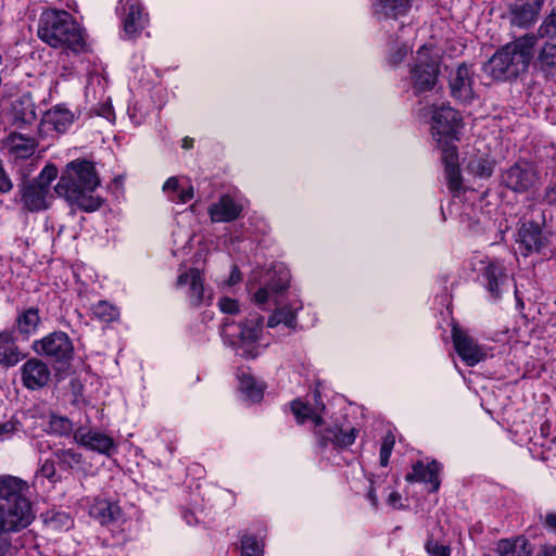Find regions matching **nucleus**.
I'll return each mask as SVG.
<instances>
[{
    "label": "nucleus",
    "mask_w": 556,
    "mask_h": 556,
    "mask_svg": "<svg viewBox=\"0 0 556 556\" xmlns=\"http://www.w3.org/2000/svg\"><path fill=\"white\" fill-rule=\"evenodd\" d=\"M100 185V178L90 161L76 159L70 162L54 187V192L67 202L86 212L97 211L102 205L92 192Z\"/></svg>",
    "instance_id": "1"
},
{
    "label": "nucleus",
    "mask_w": 556,
    "mask_h": 556,
    "mask_svg": "<svg viewBox=\"0 0 556 556\" xmlns=\"http://www.w3.org/2000/svg\"><path fill=\"white\" fill-rule=\"evenodd\" d=\"M432 135L441 150V160L445 167V177L451 192L458 194L463 188L458 165V154L454 141L458 140L462 118L451 106L431 108Z\"/></svg>",
    "instance_id": "2"
},
{
    "label": "nucleus",
    "mask_w": 556,
    "mask_h": 556,
    "mask_svg": "<svg viewBox=\"0 0 556 556\" xmlns=\"http://www.w3.org/2000/svg\"><path fill=\"white\" fill-rule=\"evenodd\" d=\"M536 41L534 35L527 34L505 45L483 65V71L498 80L518 77L527 72Z\"/></svg>",
    "instance_id": "3"
},
{
    "label": "nucleus",
    "mask_w": 556,
    "mask_h": 556,
    "mask_svg": "<svg viewBox=\"0 0 556 556\" xmlns=\"http://www.w3.org/2000/svg\"><path fill=\"white\" fill-rule=\"evenodd\" d=\"M38 36L53 48H67L81 51L85 39L81 29L66 11L48 10L39 20Z\"/></svg>",
    "instance_id": "4"
},
{
    "label": "nucleus",
    "mask_w": 556,
    "mask_h": 556,
    "mask_svg": "<svg viewBox=\"0 0 556 556\" xmlns=\"http://www.w3.org/2000/svg\"><path fill=\"white\" fill-rule=\"evenodd\" d=\"M1 121L14 129L38 128L36 104L30 94H23L2 106Z\"/></svg>",
    "instance_id": "5"
},
{
    "label": "nucleus",
    "mask_w": 556,
    "mask_h": 556,
    "mask_svg": "<svg viewBox=\"0 0 556 556\" xmlns=\"http://www.w3.org/2000/svg\"><path fill=\"white\" fill-rule=\"evenodd\" d=\"M35 519L33 508H17L0 504V545L4 551L13 533L26 529Z\"/></svg>",
    "instance_id": "6"
},
{
    "label": "nucleus",
    "mask_w": 556,
    "mask_h": 556,
    "mask_svg": "<svg viewBox=\"0 0 556 556\" xmlns=\"http://www.w3.org/2000/svg\"><path fill=\"white\" fill-rule=\"evenodd\" d=\"M34 350L54 362H66L72 358L74 348L65 332L54 331L41 340L34 342Z\"/></svg>",
    "instance_id": "7"
},
{
    "label": "nucleus",
    "mask_w": 556,
    "mask_h": 556,
    "mask_svg": "<svg viewBox=\"0 0 556 556\" xmlns=\"http://www.w3.org/2000/svg\"><path fill=\"white\" fill-rule=\"evenodd\" d=\"M29 484L23 479L0 475V504L17 508H31Z\"/></svg>",
    "instance_id": "8"
},
{
    "label": "nucleus",
    "mask_w": 556,
    "mask_h": 556,
    "mask_svg": "<svg viewBox=\"0 0 556 556\" xmlns=\"http://www.w3.org/2000/svg\"><path fill=\"white\" fill-rule=\"evenodd\" d=\"M439 66L437 62L426 55L420 49L417 60L410 71V80L415 93L430 91L437 84Z\"/></svg>",
    "instance_id": "9"
},
{
    "label": "nucleus",
    "mask_w": 556,
    "mask_h": 556,
    "mask_svg": "<svg viewBox=\"0 0 556 556\" xmlns=\"http://www.w3.org/2000/svg\"><path fill=\"white\" fill-rule=\"evenodd\" d=\"M38 128L14 129L2 139L3 148L15 159H28L38 147Z\"/></svg>",
    "instance_id": "10"
},
{
    "label": "nucleus",
    "mask_w": 556,
    "mask_h": 556,
    "mask_svg": "<svg viewBox=\"0 0 556 556\" xmlns=\"http://www.w3.org/2000/svg\"><path fill=\"white\" fill-rule=\"evenodd\" d=\"M452 340L458 356L468 366H475L486 357L485 351L466 330L457 325L452 328Z\"/></svg>",
    "instance_id": "11"
},
{
    "label": "nucleus",
    "mask_w": 556,
    "mask_h": 556,
    "mask_svg": "<svg viewBox=\"0 0 556 556\" xmlns=\"http://www.w3.org/2000/svg\"><path fill=\"white\" fill-rule=\"evenodd\" d=\"M503 181L515 192H526L538 181V173L528 162L516 163L503 174Z\"/></svg>",
    "instance_id": "12"
},
{
    "label": "nucleus",
    "mask_w": 556,
    "mask_h": 556,
    "mask_svg": "<svg viewBox=\"0 0 556 556\" xmlns=\"http://www.w3.org/2000/svg\"><path fill=\"white\" fill-rule=\"evenodd\" d=\"M74 439L79 445L103 455L109 456L112 451L116 450V445L111 437L84 427L78 428L74 432Z\"/></svg>",
    "instance_id": "13"
},
{
    "label": "nucleus",
    "mask_w": 556,
    "mask_h": 556,
    "mask_svg": "<svg viewBox=\"0 0 556 556\" xmlns=\"http://www.w3.org/2000/svg\"><path fill=\"white\" fill-rule=\"evenodd\" d=\"M177 285L179 287L188 286V299L193 306H200L211 301V293L204 289L203 278L198 268H190L180 274L177 279Z\"/></svg>",
    "instance_id": "14"
},
{
    "label": "nucleus",
    "mask_w": 556,
    "mask_h": 556,
    "mask_svg": "<svg viewBox=\"0 0 556 556\" xmlns=\"http://www.w3.org/2000/svg\"><path fill=\"white\" fill-rule=\"evenodd\" d=\"M472 84L473 72L466 63L459 64L450 75L451 93L462 102H468L473 98Z\"/></svg>",
    "instance_id": "15"
},
{
    "label": "nucleus",
    "mask_w": 556,
    "mask_h": 556,
    "mask_svg": "<svg viewBox=\"0 0 556 556\" xmlns=\"http://www.w3.org/2000/svg\"><path fill=\"white\" fill-rule=\"evenodd\" d=\"M118 10L128 36H135L144 28L147 16L142 13L139 0H121Z\"/></svg>",
    "instance_id": "16"
},
{
    "label": "nucleus",
    "mask_w": 556,
    "mask_h": 556,
    "mask_svg": "<svg viewBox=\"0 0 556 556\" xmlns=\"http://www.w3.org/2000/svg\"><path fill=\"white\" fill-rule=\"evenodd\" d=\"M23 206L29 212H39L50 206L52 194L50 189L29 181L24 184L20 190Z\"/></svg>",
    "instance_id": "17"
},
{
    "label": "nucleus",
    "mask_w": 556,
    "mask_h": 556,
    "mask_svg": "<svg viewBox=\"0 0 556 556\" xmlns=\"http://www.w3.org/2000/svg\"><path fill=\"white\" fill-rule=\"evenodd\" d=\"M263 321L264 318L262 316H255L240 325V348L242 349V354L248 358H255L258 354L256 348L251 346V343L260 339L263 331Z\"/></svg>",
    "instance_id": "18"
},
{
    "label": "nucleus",
    "mask_w": 556,
    "mask_h": 556,
    "mask_svg": "<svg viewBox=\"0 0 556 556\" xmlns=\"http://www.w3.org/2000/svg\"><path fill=\"white\" fill-rule=\"evenodd\" d=\"M22 380L27 389L42 388L50 380V370L42 361L30 358L22 367Z\"/></svg>",
    "instance_id": "19"
},
{
    "label": "nucleus",
    "mask_w": 556,
    "mask_h": 556,
    "mask_svg": "<svg viewBox=\"0 0 556 556\" xmlns=\"http://www.w3.org/2000/svg\"><path fill=\"white\" fill-rule=\"evenodd\" d=\"M543 0H515L510 4L511 23L529 27L536 20Z\"/></svg>",
    "instance_id": "20"
},
{
    "label": "nucleus",
    "mask_w": 556,
    "mask_h": 556,
    "mask_svg": "<svg viewBox=\"0 0 556 556\" xmlns=\"http://www.w3.org/2000/svg\"><path fill=\"white\" fill-rule=\"evenodd\" d=\"M518 242L525 248L526 254L540 252L547 244V237L539 224L530 222L523 224L518 231Z\"/></svg>",
    "instance_id": "21"
},
{
    "label": "nucleus",
    "mask_w": 556,
    "mask_h": 556,
    "mask_svg": "<svg viewBox=\"0 0 556 556\" xmlns=\"http://www.w3.org/2000/svg\"><path fill=\"white\" fill-rule=\"evenodd\" d=\"M24 358L25 354L16 343L14 331H0V364L4 367H13Z\"/></svg>",
    "instance_id": "22"
},
{
    "label": "nucleus",
    "mask_w": 556,
    "mask_h": 556,
    "mask_svg": "<svg viewBox=\"0 0 556 556\" xmlns=\"http://www.w3.org/2000/svg\"><path fill=\"white\" fill-rule=\"evenodd\" d=\"M241 212L242 206L228 194L222 195L218 202L208 207V214L213 223L232 222L240 216Z\"/></svg>",
    "instance_id": "23"
},
{
    "label": "nucleus",
    "mask_w": 556,
    "mask_h": 556,
    "mask_svg": "<svg viewBox=\"0 0 556 556\" xmlns=\"http://www.w3.org/2000/svg\"><path fill=\"white\" fill-rule=\"evenodd\" d=\"M275 273H279L277 280L274 278L263 288H260L254 294L255 303L258 306H263L269 299H273L275 304H278L275 295L283 292L289 287L290 274L286 268L279 267L275 269Z\"/></svg>",
    "instance_id": "24"
},
{
    "label": "nucleus",
    "mask_w": 556,
    "mask_h": 556,
    "mask_svg": "<svg viewBox=\"0 0 556 556\" xmlns=\"http://www.w3.org/2000/svg\"><path fill=\"white\" fill-rule=\"evenodd\" d=\"M441 470V464L437 460H432L428 465H425L422 462H417L413 466V472L406 476V480L419 481V482H428L431 484L432 492H435L440 488L439 472Z\"/></svg>",
    "instance_id": "25"
},
{
    "label": "nucleus",
    "mask_w": 556,
    "mask_h": 556,
    "mask_svg": "<svg viewBox=\"0 0 556 556\" xmlns=\"http://www.w3.org/2000/svg\"><path fill=\"white\" fill-rule=\"evenodd\" d=\"M314 400L316 403L315 407H312L309 404L303 403L300 400L293 401L291 403L292 413L300 424L304 422L305 420H312L316 426L323 424L320 413L325 410L326 406L320 401V393L318 391H315Z\"/></svg>",
    "instance_id": "26"
},
{
    "label": "nucleus",
    "mask_w": 556,
    "mask_h": 556,
    "mask_svg": "<svg viewBox=\"0 0 556 556\" xmlns=\"http://www.w3.org/2000/svg\"><path fill=\"white\" fill-rule=\"evenodd\" d=\"M89 515L101 525H110L121 516V508L116 503L97 498L90 506Z\"/></svg>",
    "instance_id": "27"
},
{
    "label": "nucleus",
    "mask_w": 556,
    "mask_h": 556,
    "mask_svg": "<svg viewBox=\"0 0 556 556\" xmlns=\"http://www.w3.org/2000/svg\"><path fill=\"white\" fill-rule=\"evenodd\" d=\"M410 8V0H377L372 4L374 14L378 17L396 18Z\"/></svg>",
    "instance_id": "28"
},
{
    "label": "nucleus",
    "mask_w": 556,
    "mask_h": 556,
    "mask_svg": "<svg viewBox=\"0 0 556 556\" xmlns=\"http://www.w3.org/2000/svg\"><path fill=\"white\" fill-rule=\"evenodd\" d=\"M488 281V290L494 296L501 295V287L508 281V276L504 271V267L498 262H491L483 271Z\"/></svg>",
    "instance_id": "29"
},
{
    "label": "nucleus",
    "mask_w": 556,
    "mask_h": 556,
    "mask_svg": "<svg viewBox=\"0 0 556 556\" xmlns=\"http://www.w3.org/2000/svg\"><path fill=\"white\" fill-rule=\"evenodd\" d=\"M500 556H530L532 547L529 541L523 536L513 540H501L496 547Z\"/></svg>",
    "instance_id": "30"
},
{
    "label": "nucleus",
    "mask_w": 556,
    "mask_h": 556,
    "mask_svg": "<svg viewBox=\"0 0 556 556\" xmlns=\"http://www.w3.org/2000/svg\"><path fill=\"white\" fill-rule=\"evenodd\" d=\"M74 119V113L61 106L53 108L47 114V122L53 125V128L60 134L65 132Z\"/></svg>",
    "instance_id": "31"
},
{
    "label": "nucleus",
    "mask_w": 556,
    "mask_h": 556,
    "mask_svg": "<svg viewBox=\"0 0 556 556\" xmlns=\"http://www.w3.org/2000/svg\"><path fill=\"white\" fill-rule=\"evenodd\" d=\"M40 324V316L38 308L29 307L22 312L16 320L15 325L21 334L28 337L34 333Z\"/></svg>",
    "instance_id": "32"
},
{
    "label": "nucleus",
    "mask_w": 556,
    "mask_h": 556,
    "mask_svg": "<svg viewBox=\"0 0 556 556\" xmlns=\"http://www.w3.org/2000/svg\"><path fill=\"white\" fill-rule=\"evenodd\" d=\"M494 168V162L484 156H475L468 162L467 169L470 174L479 178L491 177Z\"/></svg>",
    "instance_id": "33"
},
{
    "label": "nucleus",
    "mask_w": 556,
    "mask_h": 556,
    "mask_svg": "<svg viewBox=\"0 0 556 556\" xmlns=\"http://www.w3.org/2000/svg\"><path fill=\"white\" fill-rule=\"evenodd\" d=\"M539 63L542 71L553 74L556 72V45L545 42L539 52Z\"/></svg>",
    "instance_id": "34"
},
{
    "label": "nucleus",
    "mask_w": 556,
    "mask_h": 556,
    "mask_svg": "<svg viewBox=\"0 0 556 556\" xmlns=\"http://www.w3.org/2000/svg\"><path fill=\"white\" fill-rule=\"evenodd\" d=\"M281 323L291 329H295V327H296L295 312L288 307L277 308L274 312V314L268 318L267 326L269 328H274Z\"/></svg>",
    "instance_id": "35"
},
{
    "label": "nucleus",
    "mask_w": 556,
    "mask_h": 556,
    "mask_svg": "<svg viewBox=\"0 0 556 556\" xmlns=\"http://www.w3.org/2000/svg\"><path fill=\"white\" fill-rule=\"evenodd\" d=\"M93 315L105 323L115 320L118 317V311L106 301L98 302L92 308Z\"/></svg>",
    "instance_id": "36"
},
{
    "label": "nucleus",
    "mask_w": 556,
    "mask_h": 556,
    "mask_svg": "<svg viewBox=\"0 0 556 556\" xmlns=\"http://www.w3.org/2000/svg\"><path fill=\"white\" fill-rule=\"evenodd\" d=\"M49 431L58 435H68L73 431L72 421L63 416H51Z\"/></svg>",
    "instance_id": "37"
},
{
    "label": "nucleus",
    "mask_w": 556,
    "mask_h": 556,
    "mask_svg": "<svg viewBox=\"0 0 556 556\" xmlns=\"http://www.w3.org/2000/svg\"><path fill=\"white\" fill-rule=\"evenodd\" d=\"M55 459L63 466L73 468L81 463V454L73 450H58L54 452Z\"/></svg>",
    "instance_id": "38"
},
{
    "label": "nucleus",
    "mask_w": 556,
    "mask_h": 556,
    "mask_svg": "<svg viewBox=\"0 0 556 556\" xmlns=\"http://www.w3.org/2000/svg\"><path fill=\"white\" fill-rule=\"evenodd\" d=\"M241 556H263V547L252 535H243L241 539Z\"/></svg>",
    "instance_id": "39"
},
{
    "label": "nucleus",
    "mask_w": 556,
    "mask_h": 556,
    "mask_svg": "<svg viewBox=\"0 0 556 556\" xmlns=\"http://www.w3.org/2000/svg\"><path fill=\"white\" fill-rule=\"evenodd\" d=\"M22 431V424L16 417H11L4 422H0V441L11 439L13 435Z\"/></svg>",
    "instance_id": "40"
},
{
    "label": "nucleus",
    "mask_w": 556,
    "mask_h": 556,
    "mask_svg": "<svg viewBox=\"0 0 556 556\" xmlns=\"http://www.w3.org/2000/svg\"><path fill=\"white\" fill-rule=\"evenodd\" d=\"M240 388L247 394V396L253 402H258L263 397L262 388L257 387L253 378L251 377L241 378Z\"/></svg>",
    "instance_id": "41"
},
{
    "label": "nucleus",
    "mask_w": 556,
    "mask_h": 556,
    "mask_svg": "<svg viewBox=\"0 0 556 556\" xmlns=\"http://www.w3.org/2000/svg\"><path fill=\"white\" fill-rule=\"evenodd\" d=\"M58 177V168L53 164L46 165L40 172L39 176L33 181L45 187L46 189H50V184Z\"/></svg>",
    "instance_id": "42"
},
{
    "label": "nucleus",
    "mask_w": 556,
    "mask_h": 556,
    "mask_svg": "<svg viewBox=\"0 0 556 556\" xmlns=\"http://www.w3.org/2000/svg\"><path fill=\"white\" fill-rule=\"evenodd\" d=\"M394 443H395L394 435L391 432L386 434V437L383 438L382 444H381V448H380V465L382 467L388 466L389 458L391 456Z\"/></svg>",
    "instance_id": "43"
},
{
    "label": "nucleus",
    "mask_w": 556,
    "mask_h": 556,
    "mask_svg": "<svg viewBox=\"0 0 556 556\" xmlns=\"http://www.w3.org/2000/svg\"><path fill=\"white\" fill-rule=\"evenodd\" d=\"M427 552L430 556H450V547L446 545H440L433 540H429L426 545Z\"/></svg>",
    "instance_id": "44"
},
{
    "label": "nucleus",
    "mask_w": 556,
    "mask_h": 556,
    "mask_svg": "<svg viewBox=\"0 0 556 556\" xmlns=\"http://www.w3.org/2000/svg\"><path fill=\"white\" fill-rule=\"evenodd\" d=\"M218 306L223 313L237 314L239 313V304L236 300L230 298H222L218 302Z\"/></svg>",
    "instance_id": "45"
},
{
    "label": "nucleus",
    "mask_w": 556,
    "mask_h": 556,
    "mask_svg": "<svg viewBox=\"0 0 556 556\" xmlns=\"http://www.w3.org/2000/svg\"><path fill=\"white\" fill-rule=\"evenodd\" d=\"M541 31L546 36L556 37V13H552L546 17L541 26Z\"/></svg>",
    "instance_id": "46"
},
{
    "label": "nucleus",
    "mask_w": 556,
    "mask_h": 556,
    "mask_svg": "<svg viewBox=\"0 0 556 556\" xmlns=\"http://www.w3.org/2000/svg\"><path fill=\"white\" fill-rule=\"evenodd\" d=\"M97 115L104 117L109 122H113L115 118V114L110 101H105L98 105L96 109Z\"/></svg>",
    "instance_id": "47"
},
{
    "label": "nucleus",
    "mask_w": 556,
    "mask_h": 556,
    "mask_svg": "<svg viewBox=\"0 0 556 556\" xmlns=\"http://www.w3.org/2000/svg\"><path fill=\"white\" fill-rule=\"evenodd\" d=\"M355 438L356 434L354 429H352L350 432L340 431L338 434H336V441L341 446H349L353 444Z\"/></svg>",
    "instance_id": "48"
},
{
    "label": "nucleus",
    "mask_w": 556,
    "mask_h": 556,
    "mask_svg": "<svg viewBox=\"0 0 556 556\" xmlns=\"http://www.w3.org/2000/svg\"><path fill=\"white\" fill-rule=\"evenodd\" d=\"M13 189V182L5 173L3 165H0V192L8 193Z\"/></svg>",
    "instance_id": "49"
},
{
    "label": "nucleus",
    "mask_w": 556,
    "mask_h": 556,
    "mask_svg": "<svg viewBox=\"0 0 556 556\" xmlns=\"http://www.w3.org/2000/svg\"><path fill=\"white\" fill-rule=\"evenodd\" d=\"M40 475L49 480H53L55 477V466L53 460H45V463L41 465Z\"/></svg>",
    "instance_id": "50"
},
{
    "label": "nucleus",
    "mask_w": 556,
    "mask_h": 556,
    "mask_svg": "<svg viewBox=\"0 0 556 556\" xmlns=\"http://www.w3.org/2000/svg\"><path fill=\"white\" fill-rule=\"evenodd\" d=\"M545 200L551 204L556 203V182L546 188Z\"/></svg>",
    "instance_id": "51"
},
{
    "label": "nucleus",
    "mask_w": 556,
    "mask_h": 556,
    "mask_svg": "<svg viewBox=\"0 0 556 556\" xmlns=\"http://www.w3.org/2000/svg\"><path fill=\"white\" fill-rule=\"evenodd\" d=\"M194 197V191H193V188L190 187L189 189L187 190H182L180 193H179V200L182 202V203H186L188 202L189 200H191L192 198Z\"/></svg>",
    "instance_id": "52"
},
{
    "label": "nucleus",
    "mask_w": 556,
    "mask_h": 556,
    "mask_svg": "<svg viewBox=\"0 0 556 556\" xmlns=\"http://www.w3.org/2000/svg\"><path fill=\"white\" fill-rule=\"evenodd\" d=\"M163 189L164 190H177L178 189V180L176 177H170L168 178L164 186H163Z\"/></svg>",
    "instance_id": "53"
},
{
    "label": "nucleus",
    "mask_w": 556,
    "mask_h": 556,
    "mask_svg": "<svg viewBox=\"0 0 556 556\" xmlns=\"http://www.w3.org/2000/svg\"><path fill=\"white\" fill-rule=\"evenodd\" d=\"M538 556H556V545L544 546Z\"/></svg>",
    "instance_id": "54"
},
{
    "label": "nucleus",
    "mask_w": 556,
    "mask_h": 556,
    "mask_svg": "<svg viewBox=\"0 0 556 556\" xmlns=\"http://www.w3.org/2000/svg\"><path fill=\"white\" fill-rule=\"evenodd\" d=\"M240 279H241V275H240L239 269L237 267H233V269L230 274V277H229V283L235 285L238 281H240Z\"/></svg>",
    "instance_id": "55"
},
{
    "label": "nucleus",
    "mask_w": 556,
    "mask_h": 556,
    "mask_svg": "<svg viewBox=\"0 0 556 556\" xmlns=\"http://www.w3.org/2000/svg\"><path fill=\"white\" fill-rule=\"evenodd\" d=\"M546 525H547L549 528H552V529L556 530V515H554V514H549V515H547V516H546Z\"/></svg>",
    "instance_id": "56"
},
{
    "label": "nucleus",
    "mask_w": 556,
    "mask_h": 556,
    "mask_svg": "<svg viewBox=\"0 0 556 556\" xmlns=\"http://www.w3.org/2000/svg\"><path fill=\"white\" fill-rule=\"evenodd\" d=\"M401 500V495L397 492H392L388 497V503L395 505Z\"/></svg>",
    "instance_id": "57"
},
{
    "label": "nucleus",
    "mask_w": 556,
    "mask_h": 556,
    "mask_svg": "<svg viewBox=\"0 0 556 556\" xmlns=\"http://www.w3.org/2000/svg\"><path fill=\"white\" fill-rule=\"evenodd\" d=\"M368 497H369L371 504L376 507L377 503H378V500H377V495H376V493L374 492L372 489L369 490Z\"/></svg>",
    "instance_id": "58"
},
{
    "label": "nucleus",
    "mask_w": 556,
    "mask_h": 556,
    "mask_svg": "<svg viewBox=\"0 0 556 556\" xmlns=\"http://www.w3.org/2000/svg\"><path fill=\"white\" fill-rule=\"evenodd\" d=\"M192 139L191 138H185L182 141V148L184 149H190L192 147Z\"/></svg>",
    "instance_id": "59"
},
{
    "label": "nucleus",
    "mask_w": 556,
    "mask_h": 556,
    "mask_svg": "<svg viewBox=\"0 0 556 556\" xmlns=\"http://www.w3.org/2000/svg\"><path fill=\"white\" fill-rule=\"evenodd\" d=\"M406 52H407V51H406V49H401V50L399 51L400 59H402V58L406 54Z\"/></svg>",
    "instance_id": "60"
},
{
    "label": "nucleus",
    "mask_w": 556,
    "mask_h": 556,
    "mask_svg": "<svg viewBox=\"0 0 556 556\" xmlns=\"http://www.w3.org/2000/svg\"><path fill=\"white\" fill-rule=\"evenodd\" d=\"M2 555H3V551H0V556H2Z\"/></svg>",
    "instance_id": "61"
}]
</instances>
